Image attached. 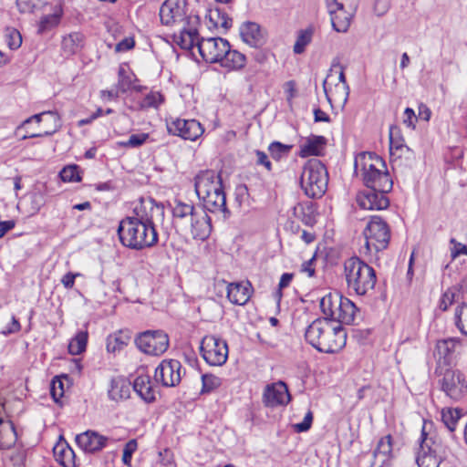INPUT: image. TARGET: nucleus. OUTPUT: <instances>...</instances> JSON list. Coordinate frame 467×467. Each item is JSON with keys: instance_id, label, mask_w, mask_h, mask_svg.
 Listing matches in <instances>:
<instances>
[{"instance_id": "1", "label": "nucleus", "mask_w": 467, "mask_h": 467, "mask_svg": "<svg viewBox=\"0 0 467 467\" xmlns=\"http://www.w3.org/2000/svg\"><path fill=\"white\" fill-rule=\"evenodd\" d=\"M164 208L153 199L142 200L134 209V215L121 220L118 227L120 243L130 249L142 250L158 242L153 220L162 217Z\"/></svg>"}, {"instance_id": "2", "label": "nucleus", "mask_w": 467, "mask_h": 467, "mask_svg": "<svg viewBox=\"0 0 467 467\" xmlns=\"http://www.w3.org/2000/svg\"><path fill=\"white\" fill-rule=\"evenodd\" d=\"M305 337L319 352L336 353L345 347L347 332L341 325L322 317L317 318L306 327Z\"/></svg>"}, {"instance_id": "3", "label": "nucleus", "mask_w": 467, "mask_h": 467, "mask_svg": "<svg viewBox=\"0 0 467 467\" xmlns=\"http://www.w3.org/2000/svg\"><path fill=\"white\" fill-rule=\"evenodd\" d=\"M432 422H424L417 450L419 467H439L448 456V448L441 437L431 430Z\"/></svg>"}, {"instance_id": "4", "label": "nucleus", "mask_w": 467, "mask_h": 467, "mask_svg": "<svg viewBox=\"0 0 467 467\" xmlns=\"http://www.w3.org/2000/svg\"><path fill=\"white\" fill-rule=\"evenodd\" d=\"M344 275L348 288L358 296L368 295L377 283L373 267L358 256H352L344 262Z\"/></svg>"}, {"instance_id": "5", "label": "nucleus", "mask_w": 467, "mask_h": 467, "mask_svg": "<svg viewBox=\"0 0 467 467\" xmlns=\"http://www.w3.org/2000/svg\"><path fill=\"white\" fill-rule=\"evenodd\" d=\"M365 245L360 254L368 256L369 262L379 260L378 254L385 250L390 240V230L387 223L379 216H371L363 231Z\"/></svg>"}, {"instance_id": "6", "label": "nucleus", "mask_w": 467, "mask_h": 467, "mask_svg": "<svg viewBox=\"0 0 467 467\" xmlns=\"http://www.w3.org/2000/svg\"><path fill=\"white\" fill-rule=\"evenodd\" d=\"M328 173L326 166L317 159L307 161L303 166L300 185L309 198H320L327 189Z\"/></svg>"}, {"instance_id": "7", "label": "nucleus", "mask_w": 467, "mask_h": 467, "mask_svg": "<svg viewBox=\"0 0 467 467\" xmlns=\"http://www.w3.org/2000/svg\"><path fill=\"white\" fill-rule=\"evenodd\" d=\"M60 127V118L57 112L44 111L24 120L17 127V132L25 130L26 133L22 135V140H26L28 138L50 136L58 130Z\"/></svg>"}, {"instance_id": "8", "label": "nucleus", "mask_w": 467, "mask_h": 467, "mask_svg": "<svg viewBox=\"0 0 467 467\" xmlns=\"http://www.w3.org/2000/svg\"><path fill=\"white\" fill-rule=\"evenodd\" d=\"M200 351L203 359L211 366H222L228 358V345L225 340L213 335L205 336Z\"/></svg>"}, {"instance_id": "9", "label": "nucleus", "mask_w": 467, "mask_h": 467, "mask_svg": "<svg viewBox=\"0 0 467 467\" xmlns=\"http://www.w3.org/2000/svg\"><path fill=\"white\" fill-rule=\"evenodd\" d=\"M135 344L147 355L160 356L168 349L170 340L168 335L162 330H147L136 337Z\"/></svg>"}, {"instance_id": "10", "label": "nucleus", "mask_w": 467, "mask_h": 467, "mask_svg": "<svg viewBox=\"0 0 467 467\" xmlns=\"http://www.w3.org/2000/svg\"><path fill=\"white\" fill-rule=\"evenodd\" d=\"M185 369L177 359H164L155 369V379L164 387H175L180 384Z\"/></svg>"}, {"instance_id": "11", "label": "nucleus", "mask_w": 467, "mask_h": 467, "mask_svg": "<svg viewBox=\"0 0 467 467\" xmlns=\"http://www.w3.org/2000/svg\"><path fill=\"white\" fill-rule=\"evenodd\" d=\"M441 390L452 400H460L467 389L464 375L458 369H446L440 380Z\"/></svg>"}, {"instance_id": "12", "label": "nucleus", "mask_w": 467, "mask_h": 467, "mask_svg": "<svg viewBox=\"0 0 467 467\" xmlns=\"http://www.w3.org/2000/svg\"><path fill=\"white\" fill-rule=\"evenodd\" d=\"M182 232L189 234L193 239L204 241L212 233L211 218L204 209L199 208L193 213L192 220L188 222Z\"/></svg>"}, {"instance_id": "13", "label": "nucleus", "mask_w": 467, "mask_h": 467, "mask_svg": "<svg viewBox=\"0 0 467 467\" xmlns=\"http://www.w3.org/2000/svg\"><path fill=\"white\" fill-rule=\"evenodd\" d=\"M229 42L222 37L201 38L198 52L208 63H219L223 54L228 48Z\"/></svg>"}, {"instance_id": "14", "label": "nucleus", "mask_w": 467, "mask_h": 467, "mask_svg": "<svg viewBox=\"0 0 467 467\" xmlns=\"http://www.w3.org/2000/svg\"><path fill=\"white\" fill-rule=\"evenodd\" d=\"M170 134L182 137L184 140H195L204 131L201 123L196 119H176L167 123Z\"/></svg>"}, {"instance_id": "15", "label": "nucleus", "mask_w": 467, "mask_h": 467, "mask_svg": "<svg viewBox=\"0 0 467 467\" xmlns=\"http://www.w3.org/2000/svg\"><path fill=\"white\" fill-rule=\"evenodd\" d=\"M186 0H166L160 8L161 22L164 26H172L184 21Z\"/></svg>"}, {"instance_id": "16", "label": "nucleus", "mask_w": 467, "mask_h": 467, "mask_svg": "<svg viewBox=\"0 0 467 467\" xmlns=\"http://www.w3.org/2000/svg\"><path fill=\"white\" fill-rule=\"evenodd\" d=\"M222 186L220 174L213 170L202 171L194 178L195 192L199 199L208 196L211 192L219 191Z\"/></svg>"}, {"instance_id": "17", "label": "nucleus", "mask_w": 467, "mask_h": 467, "mask_svg": "<svg viewBox=\"0 0 467 467\" xmlns=\"http://www.w3.org/2000/svg\"><path fill=\"white\" fill-rule=\"evenodd\" d=\"M291 400L286 384L277 381L266 385L263 394V402L266 407L285 406Z\"/></svg>"}, {"instance_id": "18", "label": "nucleus", "mask_w": 467, "mask_h": 467, "mask_svg": "<svg viewBox=\"0 0 467 467\" xmlns=\"http://www.w3.org/2000/svg\"><path fill=\"white\" fill-rule=\"evenodd\" d=\"M388 192L377 189H366L357 195V203L364 210L386 209L389 205V198L386 196Z\"/></svg>"}, {"instance_id": "19", "label": "nucleus", "mask_w": 467, "mask_h": 467, "mask_svg": "<svg viewBox=\"0 0 467 467\" xmlns=\"http://www.w3.org/2000/svg\"><path fill=\"white\" fill-rule=\"evenodd\" d=\"M385 168L386 164L383 159L375 153L362 152L355 159V171L361 177Z\"/></svg>"}, {"instance_id": "20", "label": "nucleus", "mask_w": 467, "mask_h": 467, "mask_svg": "<svg viewBox=\"0 0 467 467\" xmlns=\"http://www.w3.org/2000/svg\"><path fill=\"white\" fill-rule=\"evenodd\" d=\"M373 457L374 460L370 467H390L392 459V437L390 434L379 439Z\"/></svg>"}, {"instance_id": "21", "label": "nucleus", "mask_w": 467, "mask_h": 467, "mask_svg": "<svg viewBox=\"0 0 467 467\" xmlns=\"http://www.w3.org/2000/svg\"><path fill=\"white\" fill-rule=\"evenodd\" d=\"M108 438L94 431H87L76 436V442L86 452H96L102 450Z\"/></svg>"}, {"instance_id": "22", "label": "nucleus", "mask_w": 467, "mask_h": 467, "mask_svg": "<svg viewBox=\"0 0 467 467\" xmlns=\"http://www.w3.org/2000/svg\"><path fill=\"white\" fill-rule=\"evenodd\" d=\"M362 180L364 184L367 186V189H377L381 192H390L393 186V182L387 171V168L366 174L362 176Z\"/></svg>"}, {"instance_id": "23", "label": "nucleus", "mask_w": 467, "mask_h": 467, "mask_svg": "<svg viewBox=\"0 0 467 467\" xmlns=\"http://www.w3.org/2000/svg\"><path fill=\"white\" fill-rule=\"evenodd\" d=\"M197 209L198 208L194 207L191 203L175 200L171 207L173 223L175 227L182 231L184 226H188V222L192 220L193 213H196Z\"/></svg>"}, {"instance_id": "24", "label": "nucleus", "mask_w": 467, "mask_h": 467, "mask_svg": "<svg viewBox=\"0 0 467 467\" xmlns=\"http://www.w3.org/2000/svg\"><path fill=\"white\" fill-rule=\"evenodd\" d=\"M327 139L323 136L310 135L306 138H302L299 142V153L302 158L309 156H319L322 154Z\"/></svg>"}, {"instance_id": "25", "label": "nucleus", "mask_w": 467, "mask_h": 467, "mask_svg": "<svg viewBox=\"0 0 467 467\" xmlns=\"http://www.w3.org/2000/svg\"><path fill=\"white\" fill-rule=\"evenodd\" d=\"M200 200L202 202L205 211L211 213L221 212L223 213L224 216L230 213L226 208V198L223 186L220 187L219 191L211 192L208 196H202Z\"/></svg>"}, {"instance_id": "26", "label": "nucleus", "mask_w": 467, "mask_h": 467, "mask_svg": "<svg viewBox=\"0 0 467 467\" xmlns=\"http://www.w3.org/2000/svg\"><path fill=\"white\" fill-rule=\"evenodd\" d=\"M227 297L234 305H245L251 297V284L249 282L228 284Z\"/></svg>"}, {"instance_id": "27", "label": "nucleus", "mask_w": 467, "mask_h": 467, "mask_svg": "<svg viewBox=\"0 0 467 467\" xmlns=\"http://www.w3.org/2000/svg\"><path fill=\"white\" fill-rule=\"evenodd\" d=\"M345 298L337 294H328L323 296L320 300V308L325 317L336 323V318Z\"/></svg>"}, {"instance_id": "28", "label": "nucleus", "mask_w": 467, "mask_h": 467, "mask_svg": "<svg viewBox=\"0 0 467 467\" xmlns=\"http://www.w3.org/2000/svg\"><path fill=\"white\" fill-rule=\"evenodd\" d=\"M242 39L251 47H258L265 43V37L258 24L247 22L241 26Z\"/></svg>"}, {"instance_id": "29", "label": "nucleus", "mask_w": 467, "mask_h": 467, "mask_svg": "<svg viewBox=\"0 0 467 467\" xmlns=\"http://www.w3.org/2000/svg\"><path fill=\"white\" fill-rule=\"evenodd\" d=\"M133 389L141 398V400L148 403L152 402L155 400V391L149 375H138L133 381Z\"/></svg>"}, {"instance_id": "30", "label": "nucleus", "mask_w": 467, "mask_h": 467, "mask_svg": "<svg viewBox=\"0 0 467 467\" xmlns=\"http://www.w3.org/2000/svg\"><path fill=\"white\" fill-rule=\"evenodd\" d=\"M246 57L241 52L231 49L230 44L224 50L219 64L227 70H239L245 66Z\"/></svg>"}, {"instance_id": "31", "label": "nucleus", "mask_w": 467, "mask_h": 467, "mask_svg": "<svg viewBox=\"0 0 467 467\" xmlns=\"http://www.w3.org/2000/svg\"><path fill=\"white\" fill-rule=\"evenodd\" d=\"M323 88L329 103L334 101L341 106L346 105L349 95L348 85L335 84L334 88H332L330 84H328V80L325 79L323 82Z\"/></svg>"}, {"instance_id": "32", "label": "nucleus", "mask_w": 467, "mask_h": 467, "mask_svg": "<svg viewBox=\"0 0 467 467\" xmlns=\"http://www.w3.org/2000/svg\"><path fill=\"white\" fill-rule=\"evenodd\" d=\"M389 151L392 157L397 156V158H400L403 154L410 151V148L405 144L404 138L399 127H389Z\"/></svg>"}, {"instance_id": "33", "label": "nucleus", "mask_w": 467, "mask_h": 467, "mask_svg": "<svg viewBox=\"0 0 467 467\" xmlns=\"http://www.w3.org/2000/svg\"><path fill=\"white\" fill-rule=\"evenodd\" d=\"M17 440L14 424L0 419V450L13 447Z\"/></svg>"}, {"instance_id": "34", "label": "nucleus", "mask_w": 467, "mask_h": 467, "mask_svg": "<svg viewBox=\"0 0 467 467\" xmlns=\"http://www.w3.org/2000/svg\"><path fill=\"white\" fill-rule=\"evenodd\" d=\"M130 382L123 378L113 379L110 382V388L108 391L109 397L112 400H119L130 397Z\"/></svg>"}, {"instance_id": "35", "label": "nucleus", "mask_w": 467, "mask_h": 467, "mask_svg": "<svg viewBox=\"0 0 467 467\" xmlns=\"http://www.w3.org/2000/svg\"><path fill=\"white\" fill-rule=\"evenodd\" d=\"M358 314V309L355 304L346 297L336 318V324L351 325L356 321Z\"/></svg>"}, {"instance_id": "36", "label": "nucleus", "mask_w": 467, "mask_h": 467, "mask_svg": "<svg viewBox=\"0 0 467 467\" xmlns=\"http://www.w3.org/2000/svg\"><path fill=\"white\" fill-rule=\"evenodd\" d=\"M198 42H201L198 31L195 27L182 28L178 37V45L186 50H192L194 47L198 49Z\"/></svg>"}, {"instance_id": "37", "label": "nucleus", "mask_w": 467, "mask_h": 467, "mask_svg": "<svg viewBox=\"0 0 467 467\" xmlns=\"http://www.w3.org/2000/svg\"><path fill=\"white\" fill-rule=\"evenodd\" d=\"M329 14L332 26L337 32L345 33L348 30L353 16L352 13L347 12L343 6L341 9H337V11Z\"/></svg>"}, {"instance_id": "38", "label": "nucleus", "mask_w": 467, "mask_h": 467, "mask_svg": "<svg viewBox=\"0 0 467 467\" xmlns=\"http://www.w3.org/2000/svg\"><path fill=\"white\" fill-rule=\"evenodd\" d=\"M54 455L57 462L63 467H75V453L67 444H57L54 447Z\"/></svg>"}, {"instance_id": "39", "label": "nucleus", "mask_w": 467, "mask_h": 467, "mask_svg": "<svg viewBox=\"0 0 467 467\" xmlns=\"http://www.w3.org/2000/svg\"><path fill=\"white\" fill-rule=\"evenodd\" d=\"M130 339L128 332L119 331L109 335L107 338V350L113 353L119 351L128 345Z\"/></svg>"}, {"instance_id": "40", "label": "nucleus", "mask_w": 467, "mask_h": 467, "mask_svg": "<svg viewBox=\"0 0 467 467\" xmlns=\"http://www.w3.org/2000/svg\"><path fill=\"white\" fill-rule=\"evenodd\" d=\"M462 285H453L448 288L442 295L440 302V308L442 311H446L450 306H451L454 302L462 299Z\"/></svg>"}, {"instance_id": "41", "label": "nucleus", "mask_w": 467, "mask_h": 467, "mask_svg": "<svg viewBox=\"0 0 467 467\" xmlns=\"http://www.w3.org/2000/svg\"><path fill=\"white\" fill-rule=\"evenodd\" d=\"M461 345L460 339L456 337H449L439 340L436 344V351L440 358H446L455 352L456 348Z\"/></svg>"}, {"instance_id": "42", "label": "nucleus", "mask_w": 467, "mask_h": 467, "mask_svg": "<svg viewBox=\"0 0 467 467\" xmlns=\"http://www.w3.org/2000/svg\"><path fill=\"white\" fill-rule=\"evenodd\" d=\"M212 26L218 28H229L232 26V19L220 9H211L207 15Z\"/></svg>"}, {"instance_id": "43", "label": "nucleus", "mask_w": 467, "mask_h": 467, "mask_svg": "<svg viewBox=\"0 0 467 467\" xmlns=\"http://www.w3.org/2000/svg\"><path fill=\"white\" fill-rule=\"evenodd\" d=\"M61 15V9L57 8L53 14L42 16L38 24L37 33L41 35L57 26L59 24Z\"/></svg>"}, {"instance_id": "44", "label": "nucleus", "mask_w": 467, "mask_h": 467, "mask_svg": "<svg viewBox=\"0 0 467 467\" xmlns=\"http://www.w3.org/2000/svg\"><path fill=\"white\" fill-rule=\"evenodd\" d=\"M88 331H78L68 344V351L72 355H79L85 351L88 343Z\"/></svg>"}, {"instance_id": "45", "label": "nucleus", "mask_w": 467, "mask_h": 467, "mask_svg": "<svg viewBox=\"0 0 467 467\" xmlns=\"http://www.w3.org/2000/svg\"><path fill=\"white\" fill-rule=\"evenodd\" d=\"M460 418L461 412L456 409H446L441 411V420L451 432L455 430Z\"/></svg>"}, {"instance_id": "46", "label": "nucleus", "mask_w": 467, "mask_h": 467, "mask_svg": "<svg viewBox=\"0 0 467 467\" xmlns=\"http://www.w3.org/2000/svg\"><path fill=\"white\" fill-rule=\"evenodd\" d=\"M313 30L311 28L300 30L294 45V52L296 54H302L305 51L306 47L311 42Z\"/></svg>"}, {"instance_id": "47", "label": "nucleus", "mask_w": 467, "mask_h": 467, "mask_svg": "<svg viewBox=\"0 0 467 467\" xmlns=\"http://www.w3.org/2000/svg\"><path fill=\"white\" fill-rule=\"evenodd\" d=\"M328 84H332L335 80H337V84L348 85L344 73V67L339 62H334L330 67L329 73L327 77Z\"/></svg>"}, {"instance_id": "48", "label": "nucleus", "mask_w": 467, "mask_h": 467, "mask_svg": "<svg viewBox=\"0 0 467 467\" xmlns=\"http://www.w3.org/2000/svg\"><path fill=\"white\" fill-rule=\"evenodd\" d=\"M5 40L8 47L12 50L19 48L22 45V36L20 32L14 27L5 28Z\"/></svg>"}, {"instance_id": "49", "label": "nucleus", "mask_w": 467, "mask_h": 467, "mask_svg": "<svg viewBox=\"0 0 467 467\" xmlns=\"http://www.w3.org/2000/svg\"><path fill=\"white\" fill-rule=\"evenodd\" d=\"M82 42V35L73 33L65 36L62 40V47L68 54H73L77 51Z\"/></svg>"}, {"instance_id": "50", "label": "nucleus", "mask_w": 467, "mask_h": 467, "mask_svg": "<svg viewBox=\"0 0 467 467\" xmlns=\"http://www.w3.org/2000/svg\"><path fill=\"white\" fill-rule=\"evenodd\" d=\"M455 325L457 328L467 336V305L462 304L455 309Z\"/></svg>"}, {"instance_id": "51", "label": "nucleus", "mask_w": 467, "mask_h": 467, "mask_svg": "<svg viewBox=\"0 0 467 467\" xmlns=\"http://www.w3.org/2000/svg\"><path fill=\"white\" fill-rule=\"evenodd\" d=\"M63 380L67 381L68 377L66 375L62 377H55L51 381L50 394L56 402H58V400L64 396L65 389Z\"/></svg>"}, {"instance_id": "52", "label": "nucleus", "mask_w": 467, "mask_h": 467, "mask_svg": "<svg viewBox=\"0 0 467 467\" xmlns=\"http://www.w3.org/2000/svg\"><path fill=\"white\" fill-rule=\"evenodd\" d=\"M202 393H210L221 386L222 379L213 374H203L202 376Z\"/></svg>"}, {"instance_id": "53", "label": "nucleus", "mask_w": 467, "mask_h": 467, "mask_svg": "<svg viewBox=\"0 0 467 467\" xmlns=\"http://www.w3.org/2000/svg\"><path fill=\"white\" fill-rule=\"evenodd\" d=\"M149 138L147 133H138L130 136L128 140L119 141V145L123 148H138L144 144Z\"/></svg>"}, {"instance_id": "54", "label": "nucleus", "mask_w": 467, "mask_h": 467, "mask_svg": "<svg viewBox=\"0 0 467 467\" xmlns=\"http://www.w3.org/2000/svg\"><path fill=\"white\" fill-rule=\"evenodd\" d=\"M291 148V145H285L278 141H274L269 145L268 150L274 159L279 160L283 156L287 155Z\"/></svg>"}, {"instance_id": "55", "label": "nucleus", "mask_w": 467, "mask_h": 467, "mask_svg": "<svg viewBox=\"0 0 467 467\" xmlns=\"http://www.w3.org/2000/svg\"><path fill=\"white\" fill-rule=\"evenodd\" d=\"M17 6L22 13H33L40 9L45 4L44 0H17Z\"/></svg>"}, {"instance_id": "56", "label": "nucleus", "mask_w": 467, "mask_h": 467, "mask_svg": "<svg viewBox=\"0 0 467 467\" xmlns=\"http://www.w3.org/2000/svg\"><path fill=\"white\" fill-rule=\"evenodd\" d=\"M59 175L63 182H79L81 180L77 165L65 167L62 169Z\"/></svg>"}, {"instance_id": "57", "label": "nucleus", "mask_w": 467, "mask_h": 467, "mask_svg": "<svg viewBox=\"0 0 467 467\" xmlns=\"http://www.w3.org/2000/svg\"><path fill=\"white\" fill-rule=\"evenodd\" d=\"M164 99L163 96L160 92H150L143 99L141 103L142 107L147 108H158Z\"/></svg>"}, {"instance_id": "58", "label": "nucleus", "mask_w": 467, "mask_h": 467, "mask_svg": "<svg viewBox=\"0 0 467 467\" xmlns=\"http://www.w3.org/2000/svg\"><path fill=\"white\" fill-rule=\"evenodd\" d=\"M138 443L137 441L132 439L129 441L123 449L122 462L125 465L130 466L132 454L137 450Z\"/></svg>"}, {"instance_id": "59", "label": "nucleus", "mask_w": 467, "mask_h": 467, "mask_svg": "<svg viewBox=\"0 0 467 467\" xmlns=\"http://www.w3.org/2000/svg\"><path fill=\"white\" fill-rule=\"evenodd\" d=\"M313 421V413L311 410H308L304 417V420L300 423H296L294 425V429L296 432H305L307 431L312 425Z\"/></svg>"}, {"instance_id": "60", "label": "nucleus", "mask_w": 467, "mask_h": 467, "mask_svg": "<svg viewBox=\"0 0 467 467\" xmlns=\"http://www.w3.org/2000/svg\"><path fill=\"white\" fill-rule=\"evenodd\" d=\"M450 243L453 244V247L451 248V256L452 260L461 254H467V246L465 244L457 242L454 238H451Z\"/></svg>"}, {"instance_id": "61", "label": "nucleus", "mask_w": 467, "mask_h": 467, "mask_svg": "<svg viewBox=\"0 0 467 467\" xmlns=\"http://www.w3.org/2000/svg\"><path fill=\"white\" fill-rule=\"evenodd\" d=\"M390 6V0H375L374 12L377 16L385 15Z\"/></svg>"}, {"instance_id": "62", "label": "nucleus", "mask_w": 467, "mask_h": 467, "mask_svg": "<svg viewBox=\"0 0 467 467\" xmlns=\"http://www.w3.org/2000/svg\"><path fill=\"white\" fill-rule=\"evenodd\" d=\"M347 2L352 4L353 0H326L328 13H333L337 11V9H341L345 6Z\"/></svg>"}, {"instance_id": "63", "label": "nucleus", "mask_w": 467, "mask_h": 467, "mask_svg": "<svg viewBox=\"0 0 467 467\" xmlns=\"http://www.w3.org/2000/svg\"><path fill=\"white\" fill-rule=\"evenodd\" d=\"M256 155V162L257 164L265 166L268 171H271L272 164L271 161L268 160V156L261 150L255 151Z\"/></svg>"}, {"instance_id": "64", "label": "nucleus", "mask_w": 467, "mask_h": 467, "mask_svg": "<svg viewBox=\"0 0 467 467\" xmlns=\"http://www.w3.org/2000/svg\"><path fill=\"white\" fill-rule=\"evenodd\" d=\"M404 116H405V119L403 120L404 124H406L410 128L414 129L415 128L414 120L417 119L414 110L410 108H407L404 110Z\"/></svg>"}]
</instances>
